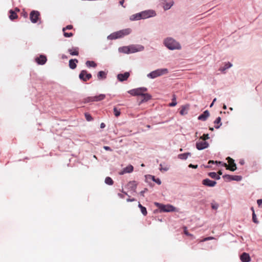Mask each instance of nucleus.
<instances>
[{
    "mask_svg": "<svg viewBox=\"0 0 262 262\" xmlns=\"http://www.w3.org/2000/svg\"><path fill=\"white\" fill-rule=\"evenodd\" d=\"M214 123L216 124L214 126L215 128L216 129L219 128L222 124L221 122V118L220 117H218L214 121Z\"/></svg>",
    "mask_w": 262,
    "mask_h": 262,
    "instance_id": "393cba45",
    "label": "nucleus"
},
{
    "mask_svg": "<svg viewBox=\"0 0 262 262\" xmlns=\"http://www.w3.org/2000/svg\"><path fill=\"white\" fill-rule=\"evenodd\" d=\"M214 238L213 237H212V236H209V237H205L204 238L202 241L203 242H205V241H209V240H211V239H214Z\"/></svg>",
    "mask_w": 262,
    "mask_h": 262,
    "instance_id": "09e8293b",
    "label": "nucleus"
},
{
    "mask_svg": "<svg viewBox=\"0 0 262 262\" xmlns=\"http://www.w3.org/2000/svg\"><path fill=\"white\" fill-rule=\"evenodd\" d=\"M138 207L140 208L142 213L144 215H146L147 212L145 207L143 206L140 203L138 204Z\"/></svg>",
    "mask_w": 262,
    "mask_h": 262,
    "instance_id": "2f4dec72",
    "label": "nucleus"
},
{
    "mask_svg": "<svg viewBox=\"0 0 262 262\" xmlns=\"http://www.w3.org/2000/svg\"><path fill=\"white\" fill-rule=\"evenodd\" d=\"M224 178H226L228 181H240L242 179V177L241 176H231L229 174H225L223 177Z\"/></svg>",
    "mask_w": 262,
    "mask_h": 262,
    "instance_id": "9d476101",
    "label": "nucleus"
},
{
    "mask_svg": "<svg viewBox=\"0 0 262 262\" xmlns=\"http://www.w3.org/2000/svg\"><path fill=\"white\" fill-rule=\"evenodd\" d=\"M257 203L258 206H262V200L261 199L257 200Z\"/></svg>",
    "mask_w": 262,
    "mask_h": 262,
    "instance_id": "603ef678",
    "label": "nucleus"
},
{
    "mask_svg": "<svg viewBox=\"0 0 262 262\" xmlns=\"http://www.w3.org/2000/svg\"><path fill=\"white\" fill-rule=\"evenodd\" d=\"M183 228H184V232L185 234L187 235V236H190L191 237V238H193V235H192V234H191L188 233V232L187 230L186 227H184Z\"/></svg>",
    "mask_w": 262,
    "mask_h": 262,
    "instance_id": "37998d69",
    "label": "nucleus"
},
{
    "mask_svg": "<svg viewBox=\"0 0 262 262\" xmlns=\"http://www.w3.org/2000/svg\"><path fill=\"white\" fill-rule=\"evenodd\" d=\"M69 52L72 55H78L79 54L78 48H73L68 50Z\"/></svg>",
    "mask_w": 262,
    "mask_h": 262,
    "instance_id": "b1692460",
    "label": "nucleus"
},
{
    "mask_svg": "<svg viewBox=\"0 0 262 262\" xmlns=\"http://www.w3.org/2000/svg\"><path fill=\"white\" fill-rule=\"evenodd\" d=\"M130 30L129 29H126L124 30H122L116 32V34L117 36V38H121L125 35H128L130 33Z\"/></svg>",
    "mask_w": 262,
    "mask_h": 262,
    "instance_id": "f8f14e48",
    "label": "nucleus"
},
{
    "mask_svg": "<svg viewBox=\"0 0 262 262\" xmlns=\"http://www.w3.org/2000/svg\"><path fill=\"white\" fill-rule=\"evenodd\" d=\"M127 202H134V201H135L136 200L134 199V198H133V199H127V200H126Z\"/></svg>",
    "mask_w": 262,
    "mask_h": 262,
    "instance_id": "6e6d98bb",
    "label": "nucleus"
},
{
    "mask_svg": "<svg viewBox=\"0 0 262 262\" xmlns=\"http://www.w3.org/2000/svg\"><path fill=\"white\" fill-rule=\"evenodd\" d=\"M129 76L128 72H125L124 74H119L117 75L118 79L120 81H123L127 79Z\"/></svg>",
    "mask_w": 262,
    "mask_h": 262,
    "instance_id": "a211bd4d",
    "label": "nucleus"
},
{
    "mask_svg": "<svg viewBox=\"0 0 262 262\" xmlns=\"http://www.w3.org/2000/svg\"><path fill=\"white\" fill-rule=\"evenodd\" d=\"M218 173H219V174H222V171H219L218 172Z\"/></svg>",
    "mask_w": 262,
    "mask_h": 262,
    "instance_id": "0e129e2a",
    "label": "nucleus"
},
{
    "mask_svg": "<svg viewBox=\"0 0 262 262\" xmlns=\"http://www.w3.org/2000/svg\"><path fill=\"white\" fill-rule=\"evenodd\" d=\"M73 29L72 25H68L66 27H64L62 29V31L63 32V35L66 37H70L73 36V34L72 33H68L66 32V30H71Z\"/></svg>",
    "mask_w": 262,
    "mask_h": 262,
    "instance_id": "f3484780",
    "label": "nucleus"
},
{
    "mask_svg": "<svg viewBox=\"0 0 262 262\" xmlns=\"http://www.w3.org/2000/svg\"><path fill=\"white\" fill-rule=\"evenodd\" d=\"M152 180L154 181H155V182H156L157 184H158L159 185L161 184V182L159 179H156L154 176L152 177Z\"/></svg>",
    "mask_w": 262,
    "mask_h": 262,
    "instance_id": "de8ad7c7",
    "label": "nucleus"
},
{
    "mask_svg": "<svg viewBox=\"0 0 262 262\" xmlns=\"http://www.w3.org/2000/svg\"><path fill=\"white\" fill-rule=\"evenodd\" d=\"M208 146L209 143L206 141H204L203 140L201 141H199L196 143V147L199 150L204 149L207 148Z\"/></svg>",
    "mask_w": 262,
    "mask_h": 262,
    "instance_id": "6e6552de",
    "label": "nucleus"
},
{
    "mask_svg": "<svg viewBox=\"0 0 262 262\" xmlns=\"http://www.w3.org/2000/svg\"><path fill=\"white\" fill-rule=\"evenodd\" d=\"M139 51V50L134 46L125 47L124 49V52L126 53H132Z\"/></svg>",
    "mask_w": 262,
    "mask_h": 262,
    "instance_id": "6ab92c4d",
    "label": "nucleus"
},
{
    "mask_svg": "<svg viewBox=\"0 0 262 262\" xmlns=\"http://www.w3.org/2000/svg\"><path fill=\"white\" fill-rule=\"evenodd\" d=\"M156 15V13L153 10H148L143 11L141 13H137L136 15H133L132 17H133L132 19L133 20H139L140 19H145L149 18L150 17L155 16Z\"/></svg>",
    "mask_w": 262,
    "mask_h": 262,
    "instance_id": "f257e3e1",
    "label": "nucleus"
},
{
    "mask_svg": "<svg viewBox=\"0 0 262 262\" xmlns=\"http://www.w3.org/2000/svg\"><path fill=\"white\" fill-rule=\"evenodd\" d=\"M147 89L146 88H139L135 89H133L128 92L129 94L132 96H141L144 93L146 92Z\"/></svg>",
    "mask_w": 262,
    "mask_h": 262,
    "instance_id": "39448f33",
    "label": "nucleus"
},
{
    "mask_svg": "<svg viewBox=\"0 0 262 262\" xmlns=\"http://www.w3.org/2000/svg\"><path fill=\"white\" fill-rule=\"evenodd\" d=\"M124 2V0H121L120 1L119 3L122 7H125V6L123 5Z\"/></svg>",
    "mask_w": 262,
    "mask_h": 262,
    "instance_id": "4d7b16f0",
    "label": "nucleus"
},
{
    "mask_svg": "<svg viewBox=\"0 0 262 262\" xmlns=\"http://www.w3.org/2000/svg\"><path fill=\"white\" fill-rule=\"evenodd\" d=\"M134 170V167L132 165H129L125 168H123V170L119 172L120 175H123L126 173H130Z\"/></svg>",
    "mask_w": 262,
    "mask_h": 262,
    "instance_id": "2eb2a0df",
    "label": "nucleus"
},
{
    "mask_svg": "<svg viewBox=\"0 0 262 262\" xmlns=\"http://www.w3.org/2000/svg\"><path fill=\"white\" fill-rule=\"evenodd\" d=\"M213 103H214L212 102V103H211L210 105V107H212V106H213Z\"/></svg>",
    "mask_w": 262,
    "mask_h": 262,
    "instance_id": "338daca9",
    "label": "nucleus"
},
{
    "mask_svg": "<svg viewBox=\"0 0 262 262\" xmlns=\"http://www.w3.org/2000/svg\"><path fill=\"white\" fill-rule=\"evenodd\" d=\"M15 11L18 12V11H19V10L18 8H16Z\"/></svg>",
    "mask_w": 262,
    "mask_h": 262,
    "instance_id": "69168bd1",
    "label": "nucleus"
},
{
    "mask_svg": "<svg viewBox=\"0 0 262 262\" xmlns=\"http://www.w3.org/2000/svg\"><path fill=\"white\" fill-rule=\"evenodd\" d=\"M47 57L46 56L41 55L38 57L35 58V61L38 64L43 65L47 62Z\"/></svg>",
    "mask_w": 262,
    "mask_h": 262,
    "instance_id": "4468645a",
    "label": "nucleus"
},
{
    "mask_svg": "<svg viewBox=\"0 0 262 262\" xmlns=\"http://www.w3.org/2000/svg\"><path fill=\"white\" fill-rule=\"evenodd\" d=\"M188 167L189 168H196L198 167V165H193L192 164H190L188 165Z\"/></svg>",
    "mask_w": 262,
    "mask_h": 262,
    "instance_id": "3c124183",
    "label": "nucleus"
},
{
    "mask_svg": "<svg viewBox=\"0 0 262 262\" xmlns=\"http://www.w3.org/2000/svg\"><path fill=\"white\" fill-rule=\"evenodd\" d=\"M94 101H95L94 96L88 97L85 98L84 100V103H89V102H94Z\"/></svg>",
    "mask_w": 262,
    "mask_h": 262,
    "instance_id": "e433bc0d",
    "label": "nucleus"
},
{
    "mask_svg": "<svg viewBox=\"0 0 262 262\" xmlns=\"http://www.w3.org/2000/svg\"><path fill=\"white\" fill-rule=\"evenodd\" d=\"M137 185L138 183L135 181H133L128 183L127 184V187L128 189H130V190L134 192H136Z\"/></svg>",
    "mask_w": 262,
    "mask_h": 262,
    "instance_id": "ddd939ff",
    "label": "nucleus"
},
{
    "mask_svg": "<svg viewBox=\"0 0 262 262\" xmlns=\"http://www.w3.org/2000/svg\"><path fill=\"white\" fill-rule=\"evenodd\" d=\"M107 38L108 39L113 40V39H117V36L116 34V33L114 32L113 33H112L110 35L108 36Z\"/></svg>",
    "mask_w": 262,
    "mask_h": 262,
    "instance_id": "58836bf2",
    "label": "nucleus"
},
{
    "mask_svg": "<svg viewBox=\"0 0 262 262\" xmlns=\"http://www.w3.org/2000/svg\"><path fill=\"white\" fill-rule=\"evenodd\" d=\"M177 104V102H176V98H173L172 99V102L170 103L169 104V105L170 106H175Z\"/></svg>",
    "mask_w": 262,
    "mask_h": 262,
    "instance_id": "49530a36",
    "label": "nucleus"
},
{
    "mask_svg": "<svg viewBox=\"0 0 262 262\" xmlns=\"http://www.w3.org/2000/svg\"><path fill=\"white\" fill-rule=\"evenodd\" d=\"M209 138V137L208 134H204L203 136L200 138L201 139H202L204 141L206 139H208Z\"/></svg>",
    "mask_w": 262,
    "mask_h": 262,
    "instance_id": "a18cd8bd",
    "label": "nucleus"
},
{
    "mask_svg": "<svg viewBox=\"0 0 262 262\" xmlns=\"http://www.w3.org/2000/svg\"><path fill=\"white\" fill-rule=\"evenodd\" d=\"M211 205L212 209L213 210L217 209V208H219V204L217 203H215V202L211 203Z\"/></svg>",
    "mask_w": 262,
    "mask_h": 262,
    "instance_id": "ea45409f",
    "label": "nucleus"
},
{
    "mask_svg": "<svg viewBox=\"0 0 262 262\" xmlns=\"http://www.w3.org/2000/svg\"><path fill=\"white\" fill-rule=\"evenodd\" d=\"M224 165L225 166V167H227V169H230V170L232 171H234V170H236V164L235 163H233L232 165H230V167H227V165L226 163H224Z\"/></svg>",
    "mask_w": 262,
    "mask_h": 262,
    "instance_id": "473e14b6",
    "label": "nucleus"
},
{
    "mask_svg": "<svg viewBox=\"0 0 262 262\" xmlns=\"http://www.w3.org/2000/svg\"><path fill=\"white\" fill-rule=\"evenodd\" d=\"M208 175L212 179L215 180H220L221 177L219 175L217 174V173L215 172H209Z\"/></svg>",
    "mask_w": 262,
    "mask_h": 262,
    "instance_id": "bb28decb",
    "label": "nucleus"
},
{
    "mask_svg": "<svg viewBox=\"0 0 262 262\" xmlns=\"http://www.w3.org/2000/svg\"><path fill=\"white\" fill-rule=\"evenodd\" d=\"M95 101H100L105 99V95L104 94H100L98 96H94Z\"/></svg>",
    "mask_w": 262,
    "mask_h": 262,
    "instance_id": "7c9ffc66",
    "label": "nucleus"
},
{
    "mask_svg": "<svg viewBox=\"0 0 262 262\" xmlns=\"http://www.w3.org/2000/svg\"><path fill=\"white\" fill-rule=\"evenodd\" d=\"M226 108H227V106H226V105H225V104H224V105H223V109L226 110Z\"/></svg>",
    "mask_w": 262,
    "mask_h": 262,
    "instance_id": "680f3d73",
    "label": "nucleus"
},
{
    "mask_svg": "<svg viewBox=\"0 0 262 262\" xmlns=\"http://www.w3.org/2000/svg\"><path fill=\"white\" fill-rule=\"evenodd\" d=\"M97 77L98 79H105L106 77V73L104 71H100L98 72Z\"/></svg>",
    "mask_w": 262,
    "mask_h": 262,
    "instance_id": "c85d7f7f",
    "label": "nucleus"
},
{
    "mask_svg": "<svg viewBox=\"0 0 262 262\" xmlns=\"http://www.w3.org/2000/svg\"><path fill=\"white\" fill-rule=\"evenodd\" d=\"M9 13V18L11 20H13L17 18V15L15 11H13L12 10H10Z\"/></svg>",
    "mask_w": 262,
    "mask_h": 262,
    "instance_id": "cd10ccee",
    "label": "nucleus"
},
{
    "mask_svg": "<svg viewBox=\"0 0 262 262\" xmlns=\"http://www.w3.org/2000/svg\"><path fill=\"white\" fill-rule=\"evenodd\" d=\"M240 259L242 262H249L251 260V257L248 253L244 252L241 255Z\"/></svg>",
    "mask_w": 262,
    "mask_h": 262,
    "instance_id": "dca6fc26",
    "label": "nucleus"
},
{
    "mask_svg": "<svg viewBox=\"0 0 262 262\" xmlns=\"http://www.w3.org/2000/svg\"><path fill=\"white\" fill-rule=\"evenodd\" d=\"M209 112L208 110L205 111L201 115L198 117V119L201 121H206L209 116Z\"/></svg>",
    "mask_w": 262,
    "mask_h": 262,
    "instance_id": "aec40b11",
    "label": "nucleus"
},
{
    "mask_svg": "<svg viewBox=\"0 0 262 262\" xmlns=\"http://www.w3.org/2000/svg\"><path fill=\"white\" fill-rule=\"evenodd\" d=\"M227 160L228 161V162L230 165H232V164L234 163V161L233 159L231 158L230 157H228L227 158Z\"/></svg>",
    "mask_w": 262,
    "mask_h": 262,
    "instance_id": "c03bdc74",
    "label": "nucleus"
},
{
    "mask_svg": "<svg viewBox=\"0 0 262 262\" xmlns=\"http://www.w3.org/2000/svg\"><path fill=\"white\" fill-rule=\"evenodd\" d=\"M232 66V64L230 62H228L226 63L223 67L221 68L220 69V70L223 72L227 69L231 67Z\"/></svg>",
    "mask_w": 262,
    "mask_h": 262,
    "instance_id": "c756f323",
    "label": "nucleus"
},
{
    "mask_svg": "<svg viewBox=\"0 0 262 262\" xmlns=\"http://www.w3.org/2000/svg\"><path fill=\"white\" fill-rule=\"evenodd\" d=\"M105 183L107 185H112L114 184V181L111 178L107 177L105 179Z\"/></svg>",
    "mask_w": 262,
    "mask_h": 262,
    "instance_id": "f704fd0d",
    "label": "nucleus"
},
{
    "mask_svg": "<svg viewBox=\"0 0 262 262\" xmlns=\"http://www.w3.org/2000/svg\"><path fill=\"white\" fill-rule=\"evenodd\" d=\"M251 209L253 211V213H252V221L253 222L255 223V224H258L259 223L258 221L257 220V217H256V215L255 213V212L254 211V209L253 208H251Z\"/></svg>",
    "mask_w": 262,
    "mask_h": 262,
    "instance_id": "c9c22d12",
    "label": "nucleus"
},
{
    "mask_svg": "<svg viewBox=\"0 0 262 262\" xmlns=\"http://www.w3.org/2000/svg\"><path fill=\"white\" fill-rule=\"evenodd\" d=\"M78 62V60L76 59H70L69 60V67L71 69H75L76 67V63Z\"/></svg>",
    "mask_w": 262,
    "mask_h": 262,
    "instance_id": "4be33fe9",
    "label": "nucleus"
},
{
    "mask_svg": "<svg viewBox=\"0 0 262 262\" xmlns=\"http://www.w3.org/2000/svg\"><path fill=\"white\" fill-rule=\"evenodd\" d=\"M191 154L190 152H185L181 154V159L186 160L189 156H190Z\"/></svg>",
    "mask_w": 262,
    "mask_h": 262,
    "instance_id": "4c0bfd02",
    "label": "nucleus"
},
{
    "mask_svg": "<svg viewBox=\"0 0 262 262\" xmlns=\"http://www.w3.org/2000/svg\"><path fill=\"white\" fill-rule=\"evenodd\" d=\"M40 13L38 11L33 10L30 14V19L32 23H36L38 21Z\"/></svg>",
    "mask_w": 262,
    "mask_h": 262,
    "instance_id": "0eeeda50",
    "label": "nucleus"
},
{
    "mask_svg": "<svg viewBox=\"0 0 262 262\" xmlns=\"http://www.w3.org/2000/svg\"><path fill=\"white\" fill-rule=\"evenodd\" d=\"M105 124L104 123H101L100 124V128H103L105 127Z\"/></svg>",
    "mask_w": 262,
    "mask_h": 262,
    "instance_id": "13d9d810",
    "label": "nucleus"
},
{
    "mask_svg": "<svg viewBox=\"0 0 262 262\" xmlns=\"http://www.w3.org/2000/svg\"><path fill=\"white\" fill-rule=\"evenodd\" d=\"M104 149H105L106 150H109V151H112V149L109 147V146H104L103 147Z\"/></svg>",
    "mask_w": 262,
    "mask_h": 262,
    "instance_id": "864d4df0",
    "label": "nucleus"
},
{
    "mask_svg": "<svg viewBox=\"0 0 262 262\" xmlns=\"http://www.w3.org/2000/svg\"><path fill=\"white\" fill-rule=\"evenodd\" d=\"M164 45L170 50H174L179 49L180 45L171 37H167L164 40Z\"/></svg>",
    "mask_w": 262,
    "mask_h": 262,
    "instance_id": "f03ea898",
    "label": "nucleus"
},
{
    "mask_svg": "<svg viewBox=\"0 0 262 262\" xmlns=\"http://www.w3.org/2000/svg\"><path fill=\"white\" fill-rule=\"evenodd\" d=\"M114 113L116 117H118L120 115V112L116 107L113 109Z\"/></svg>",
    "mask_w": 262,
    "mask_h": 262,
    "instance_id": "79ce46f5",
    "label": "nucleus"
},
{
    "mask_svg": "<svg viewBox=\"0 0 262 262\" xmlns=\"http://www.w3.org/2000/svg\"><path fill=\"white\" fill-rule=\"evenodd\" d=\"M85 64L88 67L95 68L97 66L96 63L93 61H87Z\"/></svg>",
    "mask_w": 262,
    "mask_h": 262,
    "instance_id": "72a5a7b5",
    "label": "nucleus"
},
{
    "mask_svg": "<svg viewBox=\"0 0 262 262\" xmlns=\"http://www.w3.org/2000/svg\"><path fill=\"white\" fill-rule=\"evenodd\" d=\"M216 100V98H214L213 101H212V102L214 103V102H215V101Z\"/></svg>",
    "mask_w": 262,
    "mask_h": 262,
    "instance_id": "e2e57ef3",
    "label": "nucleus"
},
{
    "mask_svg": "<svg viewBox=\"0 0 262 262\" xmlns=\"http://www.w3.org/2000/svg\"><path fill=\"white\" fill-rule=\"evenodd\" d=\"M210 129L211 130H213V128H210Z\"/></svg>",
    "mask_w": 262,
    "mask_h": 262,
    "instance_id": "774afa93",
    "label": "nucleus"
},
{
    "mask_svg": "<svg viewBox=\"0 0 262 262\" xmlns=\"http://www.w3.org/2000/svg\"><path fill=\"white\" fill-rule=\"evenodd\" d=\"M239 163L241 164V165H243L244 164V160H242L239 162Z\"/></svg>",
    "mask_w": 262,
    "mask_h": 262,
    "instance_id": "052dcab7",
    "label": "nucleus"
},
{
    "mask_svg": "<svg viewBox=\"0 0 262 262\" xmlns=\"http://www.w3.org/2000/svg\"><path fill=\"white\" fill-rule=\"evenodd\" d=\"M189 108V104H186L185 105H183L182 106H181V115L187 114Z\"/></svg>",
    "mask_w": 262,
    "mask_h": 262,
    "instance_id": "5701e85b",
    "label": "nucleus"
},
{
    "mask_svg": "<svg viewBox=\"0 0 262 262\" xmlns=\"http://www.w3.org/2000/svg\"><path fill=\"white\" fill-rule=\"evenodd\" d=\"M202 184L207 187H212L216 184V182L207 178L202 181Z\"/></svg>",
    "mask_w": 262,
    "mask_h": 262,
    "instance_id": "9b49d317",
    "label": "nucleus"
},
{
    "mask_svg": "<svg viewBox=\"0 0 262 262\" xmlns=\"http://www.w3.org/2000/svg\"><path fill=\"white\" fill-rule=\"evenodd\" d=\"M85 117L88 121H91L93 120V118L91 115L89 113H85Z\"/></svg>",
    "mask_w": 262,
    "mask_h": 262,
    "instance_id": "a19ab883",
    "label": "nucleus"
},
{
    "mask_svg": "<svg viewBox=\"0 0 262 262\" xmlns=\"http://www.w3.org/2000/svg\"><path fill=\"white\" fill-rule=\"evenodd\" d=\"M142 99L140 101V103H143L144 102H146L148 100H150L151 98V96L148 94L146 93V92L144 93L142 95Z\"/></svg>",
    "mask_w": 262,
    "mask_h": 262,
    "instance_id": "412c9836",
    "label": "nucleus"
},
{
    "mask_svg": "<svg viewBox=\"0 0 262 262\" xmlns=\"http://www.w3.org/2000/svg\"><path fill=\"white\" fill-rule=\"evenodd\" d=\"M161 4L165 10L169 9L173 5V2L172 0H162Z\"/></svg>",
    "mask_w": 262,
    "mask_h": 262,
    "instance_id": "1a4fd4ad",
    "label": "nucleus"
},
{
    "mask_svg": "<svg viewBox=\"0 0 262 262\" xmlns=\"http://www.w3.org/2000/svg\"><path fill=\"white\" fill-rule=\"evenodd\" d=\"M155 204L161 212H170L174 210L173 206L170 205H163L159 203H155Z\"/></svg>",
    "mask_w": 262,
    "mask_h": 262,
    "instance_id": "20e7f679",
    "label": "nucleus"
},
{
    "mask_svg": "<svg viewBox=\"0 0 262 262\" xmlns=\"http://www.w3.org/2000/svg\"><path fill=\"white\" fill-rule=\"evenodd\" d=\"M160 169L161 171H166L169 169V165L165 163H164L163 164H160Z\"/></svg>",
    "mask_w": 262,
    "mask_h": 262,
    "instance_id": "a878e982",
    "label": "nucleus"
},
{
    "mask_svg": "<svg viewBox=\"0 0 262 262\" xmlns=\"http://www.w3.org/2000/svg\"><path fill=\"white\" fill-rule=\"evenodd\" d=\"M118 195L121 198H124V195L121 193H118Z\"/></svg>",
    "mask_w": 262,
    "mask_h": 262,
    "instance_id": "bf43d9fd",
    "label": "nucleus"
},
{
    "mask_svg": "<svg viewBox=\"0 0 262 262\" xmlns=\"http://www.w3.org/2000/svg\"><path fill=\"white\" fill-rule=\"evenodd\" d=\"M147 190H148L147 188H144V189L143 190L141 191L140 192V194H141L142 196H144V193H145V192H146Z\"/></svg>",
    "mask_w": 262,
    "mask_h": 262,
    "instance_id": "8fccbe9b",
    "label": "nucleus"
},
{
    "mask_svg": "<svg viewBox=\"0 0 262 262\" xmlns=\"http://www.w3.org/2000/svg\"><path fill=\"white\" fill-rule=\"evenodd\" d=\"M79 78L83 81H87L92 78V75L88 73L86 70H82L79 74Z\"/></svg>",
    "mask_w": 262,
    "mask_h": 262,
    "instance_id": "423d86ee",
    "label": "nucleus"
},
{
    "mask_svg": "<svg viewBox=\"0 0 262 262\" xmlns=\"http://www.w3.org/2000/svg\"><path fill=\"white\" fill-rule=\"evenodd\" d=\"M214 163L221 164V162H217V161L214 162V161H212V160H210L208 162V163Z\"/></svg>",
    "mask_w": 262,
    "mask_h": 262,
    "instance_id": "5fc2aeb1",
    "label": "nucleus"
},
{
    "mask_svg": "<svg viewBox=\"0 0 262 262\" xmlns=\"http://www.w3.org/2000/svg\"><path fill=\"white\" fill-rule=\"evenodd\" d=\"M168 73L167 69H161L154 71L147 75L148 78L154 79Z\"/></svg>",
    "mask_w": 262,
    "mask_h": 262,
    "instance_id": "7ed1b4c3",
    "label": "nucleus"
}]
</instances>
